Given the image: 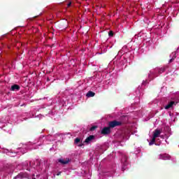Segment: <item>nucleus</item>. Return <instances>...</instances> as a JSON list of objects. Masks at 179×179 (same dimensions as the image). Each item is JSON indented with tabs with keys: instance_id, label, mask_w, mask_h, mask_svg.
<instances>
[{
	"instance_id": "2",
	"label": "nucleus",
	"mask_w": 179,
	"mask_h": 179,
	"mask_svg": "<svg viewBox=\"0 0 179 179\" xmlns=\"http://www.w3.org/2000/svg\"><path fill=\"white\" fill-rule=\"evenodd\" d=\"M101 134L102 135H108L111 134V128L109 126L107 127H103V129L101 131Z\"/></svg>"
},
{
	"instance_id": "21",
	"label": "nucleus",
	"mask_w": 179,
	"mask_h": 179,
	"mask_svg": "<svg viewBox=\"0 0 179 179\" xmlns=\"http://www.w3.org/2000/svg\"><path fill=\"white\" fill-rule=\"evenodd\" d=\"M34 179H36V178H34Z\"/></svg>"
},
{
	"instance_id": "13",
	"label": "nucleus",
	"mask_w": 179,
	"mask_h": 179,
	"mask_svg": "<svg viewBox=\"0 0 179 179\" xmlns=\"http://www.w3.org/2000/svg\"><path fill=\"white\" fill-rule=\"evenodd\" d=\"M97 126H92L90 129V131H93L94 129H96Z\"/></svg>"
},
{
	"instance_id": "12",
	"label": "nucleus",
	"mask_w": 179,
	"mask_h": 179,
	"mask_svg": "<svg viewBox=\"0 0 179 179\" xmlns=\"http://www.w3.org/2000/svg\"><path fill=\"white\" fill-rule=\"evenodd\" d=\"M128 160V158L127 157V156L124 155L122 158V163H127Z\"/></svg>"
},
{
	"instance_id": "20",
	"label": "nucleus",
	"mask_w": 179,
	"mask_h": 179,
	"mask_svg": "<svg viewBox=\"0 0 179 179\" xmlns=\"http://www.w3.org/2000/svg\"><path fill=\"white\" fill-rule=\"evenodd\" d=\"M57 176H61V172H59Z\"/></svg>"
},
{
	"instance_id": "5",
	"label": "nucleus",
	"mask_w": 179,
	"mask_h": 179,
	"mask_svg": "<svg viewBox=\"0 0 179 179\" xmlns=\"http://www.w3.org/2000/svg\"><path fill=\"white\" fill-rule=\"evenodd\" d=\"M93 139H94V136L90 135L85 140L84 143H90V142H92V141H93Z\"/></svg>"
},
{
	"instance_id": "11",
	"label": "nucleus",
	"mask_w": 179,
	"mask_h": 179,
	"mask_svg": "<svg viewBox=\"0 0 179 179\" xmlns=\"http://www.w3.org/2000/svg\"><path fill=\"white\" fill-rule=\"evenodd\" d=\"M156 142V137L152 136L151 141L149 143L150 146H152Z\"/></svg>"
},
{
	"instance_id": "8",
	"label": "nucleus",
	"mask_w": 179,
	"mask_h": 179,
	"mask_svg": "<svg viewBox=\"0 0 179 179\" xmlns=\"http://www.w3.org/2000/svg\"><path fill=\"white\" fill-rule=\"evenodd\" d=\"M174 104H176V102L172 101L170 103H169L166 106H165V110H169V108H171V107H173V106H174Z\"/></svg>"
},
{
	"instance_id": "18",
	"label": "nucleus",
	"mask_w": 179,
	"mask_h": 179,
	"mask_svg": "<svg viewBox=\"0 0 179 179\" xmlns=\"http://www.w3.org/2000/svg\"><path fill=\"white\" fill-rule=\"evenodd\" d=\"M173 59H171L170 60H169V62L171 63V62H173Z\"/></svg>"
},
{
	"instance_id": "6",
	"label": "nucleus",
	"mask_w": 179,
	"mask_h": 179,
	"mask_svg": "<svg viewBox=\"0 0 179 179\" xmlns=\"http://www.w3.org/2000/svg\"><path fill=\"white\" fill-rule=\"evenodd\" d=\"M160 134H162V131L159 129H155L152 136L154 138H159L160 136Z\"/></svg>"
},
{
	"instance_id": "16",
	"label": "nucleus",
	"mask_w": 179,
	"mask_h": 179,
	"mask_svg": "<svg viewBox=\"0 0 179 179\" xmlns=\"http://www.w3.org/2000/svg\"><path fill=\"white\" fill-rule=\"evenodd\" d=\"M17 178H22L23 177V174L20 173L17 176Z\"/></svg>"
},
{
	"instance_id": "19",
	"label": "nucleus",
	"mask_w": 179,
	"mask_h": 179,
	"mask_svg": "<svg viewBox=\"0 0 179 179\" xmlns=\"http://www.w3.org/2000/svg\"><path fill=\"white\" fill-rule=\"evenodd\" d=\"M78 146H80V147L83 146V143H80V145H78Z\"/></svg>"
},
{
	"instance_id": "4",
	"label": "nucleus",
	"mask_w": 179,
	"mask_h": 179,
	"mask_svg": "<svg viewBox=\"0 0 179 179\" xmlns=\"http://www.w3.org/2000/svg\"><path fill=\"white\" fill-rule=\"evenodd\" d=\"M10 90L12 92H17V91L20 90V86H19L17 85H13L11 86Z\"/></svg>"
},
{
	"instance_id": "1",
	"label": "nucleus",
	"mask_w": 179,
	"mask_h": 179,
	"mask_svg": "<svg viewBox=\"0 0 179 179\" xmlns=\"http://www.w3.org/2000/svg\"><path fill=\"white\" fill-rule=\"evenodd\" d=\"M121 125H122V122L117 120H113L108 123L109 128H115V127H120Z\"/></svg>"
},
{
	"instance_id": "9",
	"label": "nucleus",
	"mask_w": 179,
	"mask_h": 179,
	"mask_svg": "<svg viewBox=\"0 0 179 179\" xmlns=\"http://www.w3.org/2000/svg\"><path fill=\"white\" fill-rule=\"evenodd\" d=\"M96 93L92 92V91H89L87 93V97H94Z\"/></svg>"
},
{
	"instance_id": "15",
	"label": "nucleus",
	"mask_w": 179,
	"mask_h": 179,
	"mask_svg": "<svg viewBox=\"0 0 179 179\" xmlns=\"http://www.w3.org/2000/svg\"><path fill=\"white\" fill-rule=\"evenodd\" d=\"M79 142H80V138H76L75 139L74 143H79Z\"/></svg>"
},
{
	"instance_id": "3",
	"label": "nucleus",
	"mask_w": 179,
	"mask_h": 179,
	"mask_svg": "<svg viewBox=\"0 0 179 179\" xmlns=\"http://www.w3.org/2000/svg\"><path fill=\"white\" fill-rule=\"evenodd\" d=\"M171 156L168 154H162L159 155V159L161 160H170Z\"/></svg>"
},
{
	"instance_id": "14",
	"label": "nucleus",
	"mask_w": 179,
	"mask_h": 179,
	"mask_svg": "<svg viewBox=\"0 0 179 179\" xmlns=\"http://www.w3.org/2000/svg\"><path fill=\"white\" fill-rule=\"evenodd\" d=\"M108 36H109L110 37H113V36H114V32H113V31H110L108 32Z\"/></svg>"
},
{
	"instance_id": "10",
	"label": "nucleus",
	"mask_w": 179,
	"mask_h": 179,
	"mask_svg": "<svg viewBox=\"0 0 179 179\" xmlns=\"http://www.w3.org/2000/svg\"><path fill=\"white\" fill-rule=\"evenodd\" d=\"M164 72H166V67L160 68V69H159V70H158V73H164Z\"/></svg>"
},
{
	"instance_id": "17",
	"label": "nucleus",
	"mask_w": 179,
	"mask_h": 179,
	"mask_svg": "<svg viewBox=\"0 0 179 179\" xmlns=\"http://www.w3.org/2000/svg\"><path fill=\"white\" fill-rule=\"evenodd\" d=\"M71 5H72V3H71V2L67 4V8H69V6H71Z\"/></svg>"
},
{
	"instance_id": "7",
	"label": "nucleus",
	"mask_w": 179,
	"mask_h": 179,
	"mask_svg": "<svg viewBox=\"0 0 179 179\" xmlns=\"http://www.w3.org/2000/svg\"><path fill=\"white\" fill-rule=\"evenodd\" d=\"M59 163L61 164H68L69 163V159L66 158V159H58Z\"/></svg>"
}]
</instances>
